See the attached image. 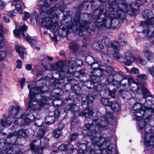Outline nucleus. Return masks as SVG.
<instances>
[{"instance_id": "nucleus-10", "label": "nucleus", "mask_w": 154, "mask_h": 154, "mask_svg": "<svg viewBox=\"0 0 154 154\" xmlns=\"http://www.w3.org/2000/svg\"><path fill=\"white\" fill-rule=\"evenodd\" d=\"M72 70H71V73H67L66 72H65L64 71L61 70L60 71H57L59 73V76H60L62 78H64L66 77V73L69 74L71 73L70 76H67L68 79L70 81H73L76 80V81H80L81 82H84V79H82L83 78L84 76L83 73L84 72V70H83L82 73H81L80 72L77 71L75 72H73L71 71Z\"/></svg>"}, {"instance_id": "nucleus-40", "label": "nucleus", "mask_w": 154, "mask_h": 154, "mask_svg": "<svg viewBox=\"0 0 154 154\" xmlns=\"http://www.w3.org/2000/svg\"><path fill=\"white\" fill-rule=\"evenodd\" d=\"M48 121L47 122V124H51L53 123L54 120V117L53 116H48L47 118Z\"/></svg>"}, {"instance_id": "nucleus-34", "label": "nucleus", "mask_w": 154, "mask_h": 154, "mask_svg": "<svg viewBox=\"0 0 154 154\" xmlns=\"http://www.w3.org/2000/svg\"><path fill=\"white\" fill-rule=\"evenodd\" d=\"M5 146L6 147L8 146L6 140L3 138H0V150Z\"/></svg>"}, {"instance_id": "nucleus-39", "label": "nucleus", "mask_w": 154, "mask_h": 154, "mask_svg": "<svg viewBox=\"0 0 154 154\" xmlns=\"http://www.w3.org/2000/svg\"><path fill=\"white\" fill-rule=\"evenodd\" d=\"M7 5L6 2L2 0H0V8L2 10H4Z\"/></svg>"}, {"instance_id": "nucleus-31", "label": "nucleus", "mask_w": 154, "mask_h": 154, "mask_svg": "<svg viewBox=\"0 0 154 154\" xmlns=\"http://www.w3.org/2000/svg\"><path fill=\"white\" fill-rule=\"evenodd\" d=\"M18 81L22 89L23 88L24 86L26 85V83H28V81H26V79L24 77L22 78L20 80L19 79Z\"/></svg>"}, {"instance_id": "nucleus-32", "label": "nucleus", "mask_w": 154, "mask_h": 154, "mask_svg": "<svg viewBox=\"0 0 154 154\" xmlns=\"http://www.w3.org/2000/svg\"><path fill=\"white\" fill-rule=\"evenodd\" d=\"M45 134V131L42 129H39L37 133V137L39 138H42Z\"/></svg>"}, {"instance_id": "nucleus-54", "label": "nucleus", "mask_w": 154, "mask_h": 154, "mask_svg": "<svg viewBox=\"0 0 154 154\" xmlns=\"http://www.w3.org/2000/svg\"><path fill=\"white\" fill-rule=\"evenodd\" d=\"M29 18V14L28 12H25L24 13V15L23 18V20L24 21L26 20Z\"/></svg>"}, {"instance_id": "nucleus-58", "label": "nucleus", "mask_w": 154, "mask_h": 154, "mask_svg": "<svg viewBox=\"0 0 154 154\" xmlns=\"http://www.w3.org/2000/svg\"><path fill=\"white\" fill-rule=\"evenodd\" d=\"M60 114V112L58 110H56L54 112V117L57 118Z\"/></svg>"}, {"instance_id": "nucleus-18", "label": "nucleus", "mask_w": 154, "mask_h": 154, "mask_svg": "<svg viewBox=\"0 0 154 154\" xmlns=\"http://www.w3.org/2000/svg\"><path fill=\"white\" fill-rule=\"evenodd\" d=\"M13 120L9 116L7 117L2 119L1 120V124L3 128H7L10 126L13 122Z\"/></svg>"}, {"instance_id": "nucleus-27", "label": "nucleus", "mask_w": 154, "mask_h": 154, "mask_svg": "<svg viewBox=\"0 0 154 154\" xmlns=\"http://www.w3.org/2000/svg\"><path fill=\"white\" fill-rule=\"evenodd\" d=\"M30 147L32 151L35 152V154H41L43 149V148L42 147L36 149V147L35 145L33 144H31L30 145Z\"/></svg>"}, {"instance_id": "nucleus-1", "label": "nucleus", "mask_w": 154, "mask_h": 154, "mask_svg": "<svg viewBox=\"0 0 154 154\" xmlns=\"http://www.w3.org/2000/svg\"><path fill=\"white\" fill-rule=\"evenodd\" d=\"M114 1H115V0H108L109 7L107 13L106 9L99 7L93 11L92 17L97 27L107 29L117 27L119 22L116 18L123 20L126 18L125 12L128 11L126 10L125 11H122Z\"/></svg>"}, {"instance_id": "nucleus-5", "label": "nucleus", "mask_w": 154, "mask_h": 154, "mask_svg": "<svg viewBox=\"0 0 154 154\" xmlns=\"http://www.w3.org/2000/svg\"><path fill=\"white\" fill-rule=\"evenodd\" d=\"M87 119L85 120V127L87 129V135L88 136H91L93 133L95 132L97 129L96 127L95 126L94 123L96 124L97 128H100L106 126L108 124H114L115 122V120L112 117L111 113L109 112H107L103 118L100 116L94 119L92 125L87 124Z\"/></svg>"}, {"instance_id": "nucleus-44", "label": "nucleus", "mask_w": 154, "mask_h": 154, "mask_svg": "<svg viewBox=\"0 0 154 154\" xmlns=\"http://www.w3.org/2000/svg\"><path fill=\"white\" fill-rule=\"evenodd\" d=\"M130 72L134 74H137L139 73V69L137 68L134 67L131 69L130 70Z\"/></svg>"}, {"instance_id": "nucleus-48", "label": "nucleus", "mask_w": 154, "mask_h": 154, "mask_svg": "<svg viewBox=\"0 0 154 154\" xmlns=\"http://www.w3.org/2000/svg\"><path fill=\"white\" fill-rule=\"evenodd\" d=\"M148 71L152 76L154 77V67L153 66L148 68Z\"/></svg>"}, {"instance_id": "nucleus-59", "label": "nucleus", "mask_w": 154, "mask_h": 154, "mask_svg": "<svg viewBox=\"0 0 154 154\" xmlns=\"http://www.w3.org/2000/svg\"><path fill=\"white\" fill-rule=\"evenodd\" d=\"M63 127V124L62 123H60L58 125V129H57L61 131Z\"/></svg>"}, {"instance_id": "nucleus-62", "label": "nucleus", "mask_w": 154, "mask_h": 154, "mask_svg": "<svg viewBox=\"0 0 154 154\" xmlns=\"http://www.w3.org/2000/svg\"><path fill=\"white\" fill-rule=\"evenodd\" d=\"M4 20L6 23H9L10 20L7 17L4 16L3 17Z\"/></svg>"}, {"instance_id": "nucleus-55", "label": "nucleus", "mask_w": 154, "mask_h": 154, "mask_svg": "<svg viewBox=\"0 0 154 154\" xmlns=\"http://www.w3.org/2000/svg\"><path fill=\"white\" fill-rule=\"evenodd\" d=\"M45 58L44 55L43 54H40L38 55V59L39 60H42Z\"/></svg>"}, {"instance_id": "nucleus-24", "label": "nucleus", "mask_w": 154, "mask_h": 154, "mask_svg": "<svg viewBox=\"0 0 154 154\" xmlns=\"http://www.w3.org/2000/svg\"><path fill=\"white\" fill-rule=\"evenodd\" d=\"M105 38H106V37H104L101 40V42H94L93 44V46L94 48H95L97 50H99V49H103V44H104L105 45H106L107 47L106 44H105L104 42H102V40Z\"/></svg>"}, {"instance_id": "nucleus-26", "label": "nucleus", "mask_w": 154, "mask_h": 154, "mask_svg": "<svg viewBox=\"0 0 154 154\" xmlns=\"http://www.w3.org/2000/svg\"><path fill=\"white\" fill-rule=\"evenodd\" d=\"M109 106L114 111L118 112L120 109V107L118 103L116 102H113L111 103Z\"/></svg>"}, {"instance_id": "nucleus-38", "label": "nucleus", "mask_w": 154, "mask_h": 154, "mask_svg": "<svg viewBox=\"0 0 154 154\" xmlns=\"http://www.w3.org/2000/svg\"><path fill=\"white\" fill-rule=\"evenodd\" d=\"M135 61L138 63H141L143 65L145 66L146 64V61L139 57L136 58Z\"/></svg>"}, {"instance_id": "nucleus-17", "label": "nucleus", "mask_w": 154, "mask_h": 154, "mask_svg": "<svg viewBox=\"0 0 154 154\" xmlns=\"http://www.w3.org/2000/svg\"><path fill=\"white\" fill-rule=\"evenodd\" d=\"M105 137H101L100 138L94 137L91 139L92 143L94 146H97L99 147L103 145L105 142Z\"/></svg>"}, {"instance_id": "nucleus-20", "label": "nucleus", "mask_w": 154, "mask_h": 154, "mask_svg": "<svg viewBox=\"0 0 154 154\" xmlns=\"http://www.w3.org/2000/svg\"><path fill=\"white\" fill-rule=\"evenodd\" d=\"M73 146L71 144H69L68 145L66 144H62L58 147L59 150L61 151H64L66 150H70L71 152L69 154H74L75 152L73 150Z\"/></svg>"}, {"instance_id": "nucleus-57", "label": "nucleus", "mask_w": 154, "mask_h": 154, "mask_svg": "<svg viewBox=\"0 0 154 154\" xmlns=\"http://www.w3.org/2000/svg\"><path fill=\"white\" fill-rule=\"evenodd\" d=\"M149 102L152 104L154 105V98L151 97L147 101V103L149 104Z\"/></svg>"}, {"instance_id": "nucleus-49", "label": "nucleus", "mask_w": 154, "mask_h": 154, "mask_svg": "<svg viewBox=\"0 0 154 154\" xmlns=\"http://www.w3.org/2000/svg\"><path fill=\"white\" fill-rule=\"evenodd\" d=\"M16 67L17 68L21 69L22 67V62L20 60H17Z\"/></svg>"}, {"instance_id": "nucleus-56", "label": "nucleus", "mask_w": 154, "mask_h": 154, "mask_svg": "<svg viewBox=\"0 0 154 154\" xmlns=\"http://www.w3.org/2000/svg\"><path fill=\"white\" fill-rule=\"evenodd\" d=\"M126 91H124L123 90H121L119 91V95H122L123 98H125V94H126Z\"/></svg>"}, {"instance_id": "nucleus-63", "label": "nucleus", "mask_w": 154, "mask_h": 154, "mask_svg": "<svg viewBox=\"0 0 154 154\" xmlns=\"http://www.w3.org/2000/svg\"><path fill=\"white\" fill-rule=\"evenodd\" d=\"M91 99H90L89 97H87L86 99V101L88 102V103H90L92 102V100L93 99V97H91Z\"/></svg>"}, {"instance_id": "nucleus-35", "label": "nucleus", "mask_w": 154, "mask_h": 154, "mask_svg": "<svg viewBox=\"0 0 154 154\" xmlns=\"http://www.w3.org/2000/svg\"><path fill=\"white\" fill-rule=\"evenodd\" d=\"M101 102L102 104L106 106H109L111 104L108 99L107 98H102L101 100Z\"/></svg>"}, {"instance_id": "nucleus-16", "label": "nucleus", "mask_w": 154, "mask_h": 154, "mask_svg": "<svg viewBox=\"0 0 154 154\" xmlns=\"http://www.w3.org/2000/svg\"><path fill=\"white\" fill-rule=\"evenodd\" d=\"M28 29V26L24 23H21L20 26L18 29H16L14 31V36L17 38H20V33L25 32Z\"/></svg>"}, {"instance_id": "nucleus-3", "label": "nucleus", "mask_w": 154, "mask_h": 154, "mask_svg": "<svg viewBox=\"0 0 154 154\" xmlns=\"http://www.w3.org/2000/svg\"><path fill=\"white\" fill-rule=\"evenodd\" d=\"M39 2L42 11L40 14L42 18V26L47 27L51 32H54L58 28L57 21L60 18L56 11L59 9L62 12L64 13V8L61 5L58 6L56 5V7H50L46 0H40Z\"/></svg>"}, {"instance_id": "nucleus-43", "label": "nucleus", "mask_w": 154, "mask_h": 154, "mask_svg": "<svg viewBox=\"0 0 154 154\" xmlns=\"http://www.w3.org/2000/svg\"><path fill=\"white\" fill-rule=\"evenodd\" d=\"M15 9L11 13L9 14V16L11 17H13L15 16L16 15L17 12H18L20 13H21L22 12V11L21 12H19L17 11V9L16 8L15 6Z\"/></svg>"}, {"instance_id": "nucleus-21", "label": "nucleus", "mask_w": 154, "mask_h": 154, "mask_svg": "<svg viewBox=\"0 0 154 154\" xmlns=\"http://www.w3.org/2000/svg\"><path fill=\"white\" fill-rule=\"evenodd\" d=\"M12 5L15 6L19 12H21L22 8H24V4L23 1L21 0H14Z\"/></svg>"}, {"instance_id": "nucleus-41", "label": "nucleus", "mask_w": 154, "mask_h": 154, "mask_svg": "<svg viewBox=\"0 0 154 154\" xmlns=\"http://www.w3.org/2000/svg\"><path fill=\"white\" fill-rule=\"evenodd\" d=\"M78 106L76 105L72 104L70 105L69 110L72 111H76L78 110Z\"/></svg>"}, {"instance_id": "nucleus-51", "label": "nucleus", "mask_w": 154, "mask_h": 154, "mask_svg": "<svg viewBox=\"0 0 154 154\" xmlns=\"http://www.w3.org/2000/svg\"><path fill=\"white\" fill-rule=\"evenodd\" d=\"M29 44H31L32 45L35 46L37 43L35 40L29 38Z\"/></svg>"}, {"instance_id": "nucleus-52", "label": "nucleus", "mask_w": 154, "mask_h": 154, "mask_svg": "<svg viewBox=\"0 0 154 154\" xmlns=\"http://www.w3.org/2000/svg\"><path fill=\"white\" fill-rule=\"evenodd\" d=\"M77 137V133H74L72 134L70 137V141H72L75 140Z\"/></svg>"}, {"instance_id": "nucleus-13", "label": "nucleus", "mask_w": 154, "mask_h": 154, "mask_svg": "<svg viewBox=\"0 0 154 154\" xmlns=\"http://www.w3.org/2000/svg\"><path fill=\"white\" fill-rule=\"evenodd\" d=\"M102 42H104L105 44H106L107 46V52L109 54H112L114 52V50H112L111 51L108 50V48L110 46L111 47V48H114L115 46L114 45H111L114 42H117V44H116V45L119 47V48L120 49V46H125L126 45L128 44V42L127 41H123L122 40L121 41H120V42H117L116 41H112L109 40V38H103L102 40Z\"/></svg>"}, {"instance_id": "nucleus-14", "label": "nucleus", "mask_w": 154, "mask_h": 154, "mask_svg": "<svg viewBox=\"0 0 154 154\" xmlns=\"http://www.w3.org/2000/svg\"><path fill=\"white\" fill-rule=\"evenodd\" d=\"M29 132L27 130L25 131L21 129L19 130L17 132L11 133L9 134L6 139V142L7 146L14 143L16 140V138L14 141L11 140L12 137H14L15 135H19L26 137L28 134Z\"/></svg>"}, {"instance_id": "nucleus-23", "label": "nucleus", "mask_w": 154, "mask_h": 154, "mask_svg": "<svg viewBox=\"0 0 154 154\" xmlns=\"http://www.w3.org/2000/svg\"><path fill=\"white\" fill-rule=\"evenodd\" d=\"M89 54V50L88 49H87L85 51L83 52V55L84 56H86L85 60L89 64L91 65L94 62V59L92 57L88 56Z\"/></svg>"}, {"instance_id": "nucleus-47", "label": "nucleus", "mask_w": 154, "mask_h": 154, "mask_svg": "<svg viewBox=\"0 0 154 154\" xmlns=\"http://www.w3.org/2000/svg\"><path fill=\"white\" fill-rule=\"evenodd\" d=\"M114 70L111 66L107 67L106 69V71L109 73H111L113 72Z\"/></svg>"}, {"instance_id": "nucleus-60", "label": "nucleus", "mask_w": 154, "mask_h": 154, "mask_svg": "<svg viewBox=\"0 0 154 154\" xmlns=\"http://www.w3.org/2000/svg\"><path fill=\"white\" fill-rule=\"evenodd\" d=\"M108 94L112 98H114L115 97V93L114 92L109 91Z\"/></svg>"}, {"instance_id": "nucleus-46", "label": "nucleus", "mask_w": 154, "mask_h": 154, "mask_svg": "<svg viewBox=\"0 0 154 154\" xmlns=\"http://www.w3.org/2000/svg\"><path fill=\"white\" fill-rule=\"evenodd\" d=\"M34 90H35V92L33 94L34 95L37 94L39 93H43L42 89L40 87L35 88Z\"/></svg>"}, {"instance_id": "nucleus-28", "label": "nucleus", "mask_w": 154, "mask_h": 154, "mask_svg": "<svg viewBox=\"0 0 154 154\" xmlns=\"http://www.w3.org/2000/svg\"><path fill=\"white\" fill-rule=\"evenodd\" d=\"M108 148L107 151L108 154H117V150L114 144H112L110 145Z\"/></svg>"}, {"instance_id": "nucleus-45", "label": "nucleus", "mask_w": 154, "mask_h": 154, "mask_svg": "<svg viewBox=\"0 0 154 154\" xmlns=\"http://www.w3.org/2000/svg\"><path fill=\"white\" fill-rule=\"evenodd\" d=\"M22 36L23 38L29 42V36L28 34L23 32L21 33Z\"/></svg>"}, {"instance_id": "nucleus-2", "label": "nucleus", "mask_w": 154, "mask_h": 154, "mask_svg": "<svg viewBox=\"0 0 154 154\" xmlns=\"http://www.w3.org/2000/svg\"><path fill=\"white\" fill-rule=\"evenodd\" d=\"M134 112V119L138 121L137 124L141 134L144 136V145L148 149L154 148V135L150 131V128L146 121L142 119L145 112L149 111L152 113L154 112L152 107L143 106V104L137 103L133 106Z\"/></svg>"}, {"instance_id": "nucleus-29", "label": "nucleus", "mask_w": 154, "mask_h": 154, "mask_svg": "<svg viewBox=\"0 0 154 154\" xmlns=\"http://www.w3.org/2000/svg\"><path fill=\"white\" fill-rule=\"evenodd\" d=\"M88 113L85 112H81L79 113L80 116H85L87 118L88 117L87 115L89 116V117H93V116L96 115V113L93 112L91 110H88Z\"/></svg>"}, {"instance_id": "nucleus-22", "label": "nucleus", "mask_w": 154, "mask_h": 154, "mask_svg": "<svg viewBox=\"0 0 154 154\" xmlns=\"http://www.w3.org/2000/svg\"><path fill=\"white\" fill-rule=\"evenodd\" d=\"M15 48L16 51L19 54L20 57L24 59L26 56L25 49L18 45H16Z\"/></svg>"}, {"instance_id": "nucleus-19", "label": "nucleus", "mask_w": 154, "mask_h": 154, "mask_svg": "<svg viewBox=\"0 0 154 154\" xmlns=\"http://www.w3.org/2000/svg\"><path fill=\"white\" fill-rule=\"evenodd\" d=\"M142 53L149 61H151L153 59V54L149 50L144 48Z\"/></svg>"}, {"instance_id": "nucleus-11", "label": "nucleus", "mask_w": 154, "mask_h": 154, "mask_svg": "<svg viewBox=\"0 0 154 154\" xmlns=\"http://www.w3.org/2000/svg\"><path fill=\"white\" fill-rule=\"evenodd\" d=\"M114 2L116 3V5H119L120 4L121 5H122L124 10L121 8L122 10V11H125L126 10H127L128 11L126 12L125 13L128 12L130 11L134 13L139 8V5L136 2H134L129 5V7L130 9H129L128 6L125 2V0H115V1H114ZM122 8L123 7H122Z\"/></svg>"}, {"instance_id": "nucleus-33", "label": "nucleus", "mask_w": 154, "mask_h": 154, "mask_svg": "<svg viewBox=\"0 0 154 154\" xmlns=\"http://www.w3.org/2000/svg\"><path fill=\"white\" fill-rule=\"evenodd\" d=\"M101 55L102 58L104 60L109 62V56L108 54H106L103 51L101 52Z\"/></svg>"}, {"instance_id": "nucleus-7", "label": "nucleus", "mask_w": 154, "mask_h": 154, "mask_svg": "<svg viewBox=\"0 0 154 154\" xmlns=\"http://www.w3.org/2000/svg\"><path fill=\"white\" fill-rule=\"evenodd\" d=\"M117 42H113L112 45L115 46L114 48H112L110 46L108 48V50L111 51L112 50H114V52L113 54V57L119 62L123 63L127 66H129L131 65L133 61H135L136 57H135L132 52L129 51H127L124 53V57L123 56L120 54L119 52L120 50L119 46L116 45Z\"/></svg>"}, {"instance_id": "nucleus-15", "label": "nucleus", "mask_w": 154, "mask_h": 154, "mask_svg": "<svg viewBox=\"0 0 154 154\" xmlns=\"http://www.w3.org/2000/svg\"><path fill=\"white\" fill-rule=\"evenodd\" d=\"M145 27H147L146 28L142 31V33L148 38H152L154 36V24H147Z\"/></svg>"}, {"instance_id": "nucleus-50", "label": "nucleus", "mask_w": 154, "mask_h": 154, "mask_svg": "<svg viewBox=\"0 0 154 154\" xmlns=\"http://www.w3.org/2000/svg\"><path fill=\"white\" fill-rule=\"evenodd\" d=\"M90 42V38H85L83 40V42L85 46L86 45Z\"/></svg>"}, {"instance_id": "nucleus-61", "label": "nucleus", "mask_w": 154, "mask_h": 154, "mask_svg": "<svg viewBox=\"0 0 154 154\" xmlns=\"http://www.w3.org/2000/svg\"><path fill=\"white\" fill-rule=\"evenodd\" d=\"M5 46V44L3 41H0V50L2 49Z\"/></svg>"}, {"instance_id": "nucleus-25", "label": "nucleus", "mask_w": 154, "mask_h": 154, "mask_svg": "<svg viewBox=\"0 0 154 154\" xmlns=\"http://www.w3.org/2000/svg\"><path fill=\"white\" fill-rule=\"evenodd\" d=\"M91 65V68L94 69L92 71V75H93L94 76H96L97 79H98L99 77V76L97 74H95V73L97 71L96 70V69H97L99 66V63L97 62L94 61V62Z\"/></svg>"}, {"instance_id": "nucleus-37", "label": "nucleus", "mask_w": 154, "mask_h": 154, "mask_svg": "<svg viewBox=\"0 0 154 154\" xmlns=\"http://www.w3.org/2000/svg\"><path fill=\"white\" fill-rule=\"evenodd\" d=\"M7 53L6 51H0V60H2L6 57Z\"/></svg>"}, {"instance_id": "nucleus-6", "label": "nucleus", "mask_w": 154, "mask_h": 154, "mask_svg": "<svg viewBox=\"0 0 154 154\" xmlns=\"http://www.w3.org/2000/svg\"><path fill=\"white\" fill-rule=\"evenodd\" d=\"M73 20L74 23L72 26H67L65 29L66 33L72 31L76 33L78 32L79 35L82 36L86 33L85 30H87L90 33L94 32V29L90 28L91 23L88 22L85 20L80 21L78 17L74 18Z\"/></svg>"}, {"instance_id": "nucleus-53", "label": "nucleus", "mask_w": 154, "mask_h": 154, "mask_svg": "<svg viewBox=\"0 0 154 154\" xmlns=\"http://www.w3.org/2000/svg\"><path fill=\"white\" fill-rule=\"evenodd\" d=\"M125 37V34L124 33H121L120 34L118 38L117 42H120V41L122 40V39Z\"/></svg>"}, {"instance_id": "nucleus-36", "label": "nucleus", "mask_w": 154, "mask_h": 154, "mask_svg": "<svg viewBox=\"0 0 154 154\" xmlns=\"http://www.w3.org/2000/svg\"><path fill=\"white\" fill-rule=\"evenodd\" d=\"M53 134L54 136L56 138H57L61 135V131L56 129L54 131Z\"/></svg>"}, {"instance_id": "nucleus-9", "label": "nucleus", "mask_w": 154, "mask_h": 154, "mask_svg": "<svg viewBox=\"0 0 154 154\" xmlns=\"http://www.w3.org/2000/svg\"><path fill=\"white\" fill-rule=\"evenodd\" d=\"M8 111L9 114L8 116L13 120L14 119H17L15 120L14 122L15 125H22V123H18L22 119L23 120V122L28 123L29 114L28 113L24 112L19 116V114L20 113V109L19 106H14L13 105L10 106L8 109Z\"/></svg>"}, {"instance_id": "nucleus-8", "label": "nucleus", "mask_w": 154, "mask_h": 154, "mask_svg": "<svg viewBox=\"0 0 154 154\" xmlns=\"http://www.w3.org/2000/svg\"><path fill=\"white\" fill-rule=\"evenodd\" d=\"M82 64V61L76 60L75 61L72 60L66 61L64 64L61 61L57 62L55 65L51 66L53 70L60 71L61 70L67 73H71L74 67L80 66Z\"/></svg>"}, {"instance_id": "nucleus-30", "label": "nucleus", "mask_w": 154, "mask_h": 154, "mask_svg": "<svg viewBox=\"0 0 154 154\" xmlns=\"http://www.w3.org/2000/svg\"><path fill=\"white\" fill-rule=\"evenodd\" d=\"M79 46L75 42H73L70 43L69 45L70 49L73 52H75L77 50Z\"/></svg>"}, {"instance_id": "nucleus-64", "label": "nucleus", "mask_w": 154, "mask_h": 154, "mask_svg": "<svg viewBox=\"0 0 154 154\" xmlns=\"http://www.w3.org/2000/svg\"><path fill=\"white\" fill-rule=\"evenodd\" d=\"M41 121L40 119H38L37 120V121H36V122L35 123V126H39L41 125L42 124H38V123L39 121Z\"/></svg>"}, {"instance_id": "nucleus-12", "label": "nucleus", "mask_w": 154, "mask_h": 154, "mask_svg": "<svg viewBox=\"0 0 154 154\" xmlns=\"http://www.w3.org/2000/svg\"><path fill=\"white\" fill-rule=\"evenodd\" d=\"M142 15L146 21H142L140 23V26L145 27L147 24H154V17L151 10L147 9L143 11Z\"/></svg>"}, {"instance_id": "nucleus-4", "label": "nucleus", "mask_w": 154, "mask_h": 154, "mask_svg": "<svg viewBox=\"0 0 154 154\" xmlns=\"http://www.w3.org/2000/svg\"><path fill=\"white\" fill-rule=\"evenodd\" d=\"M123 74L122 72L121 73H116L113 75H110L108 77L107 81L109 82H114L116 81L117 83L119 82L122 81L121 84L124 86H126L128 82L130 83L129 84L130 89L132 92L141 91L143 93L144 98H147L149 96V92L148 90L144 86L142 83H137L134 80V79L132 77L129 78L128 79H122Z\"/></svg>"}, {"instance_id": "nucleus-42", "label": "nucleus", "mask_w": 154, "mask_h": 154, "mask_svg": "<svg viewBox=\"0 0 154 154\" xmlns=\"http://www.w3.org/2000/svg\"><path fill=\"white\" fill-rule=\"evenodd\" d=\"M138 78H140L143 80H146L148 77V75L146 74H140L138 75H137Z\"/></svg>"}]
</instances>
